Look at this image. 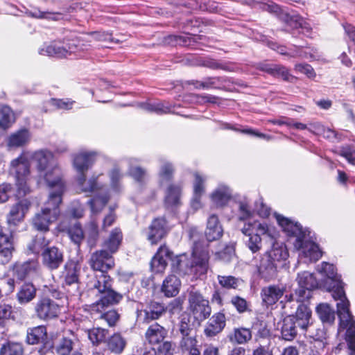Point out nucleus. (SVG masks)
<instances>
[{
    "instance_id": "1",
    "label": "nucleus",
    "mask_w": 355,
    "mask_h": 355,
    "mask_svg": "<svg viewBox=\"0 0 355 355\" xmlns=\"http://www.w3.org/2000/svg\"><path fill=\"white\" fill-rule=\"evenodd\" d=\"M318 271L324 277L322 282V287L331 293L335 300L338 301L336 304L337 314L342 327L350 325L348 330V335L350 336L354 329V324L352 323L353 315L349 311V302L346 297L340 277L338 275L335 266L327 262H322L321 266H318Z\"/></svg>"
},
{
    "instance_id": "2",
    "label": "nucleus",
    "mask_w": 355,
    "mask_h": 355,
    "mask_svg": "<svg viewBox=\"0 0 355 355\" xmlns=\"http://www.w3.org/2000/svg\"><path fill=\"white\" fill-rule=\"evenodd\" d=\"M37 173V183L44 180L53 191L64 192L65 184L60 168L54 162L53 154L45 149L33 152L29 156Z\"/></svg>"
},
{
    "instance_id": "3",
    "label": "nucleus",
    "mask_w": 355,
    "mask_h": 355,
    "mask_svg": "<svg viewBox=\"0 0 355 355\" xmlns=\"http://www.w3.org/2000/svg\"><path fill=\"white\" fill-rule=\"evenodd\" d=\"M275 218L288 236L296 237L294 245L301 251L302 256L309 258L311 261H316L322 257V252L312 240L311 232L308 229H303L297 222H293L280 214H275Z\"/></svg>"
},
{
    "instance_id": "4",
    "label": "nucleus",
    "mask_w": 355,
    "mask_h": 355,
    "mask_svg": "<svg viewBox=\"0 0 355 355\" xmlns=\"http://www.w3.org/2000/svg\"><path fill=\"white\" fill-rule=\"evenodd\" d=\"M209 253L208 245L195 243L191 257L186 254L172 255L173 270L180 275H193L200 277L205 275L209 268Z\"/></svg>"
},
{
    "instance_id": "5",
    "label": "nucleus",
    "mask_w": 355,
    "mask_h": 355,
    "mask_svg": "<svg viewBox=\"0 0 355 355\" xmlns=\"http://www.w3.org/2000/svg\"><path fill=\"white\" fill-rule=\"evenodd\" d=\"M90 287L97 291L99 299L89 306V311L101 312L110 306L118 304L123 295L112 289V279L107 272H100L95 275L90 282Z\"/></svg>"
},
{
    "instance_id": "6",
    "label": "nucleus",
    "mask_w": 355,
    "mask_h": 355,
    "mask_svg": "<svg viewBox=\"0 0 355 355\" xmlns=\"http://www.w3.org/2000/svg\"><path fill=\"white\" fill-rule=\"evenodd\" d=\"M96 153L81 152L74 155L73 164L76 168L77 182L79 188L84 193H103V185L97 182L98 177L92 176L86 180L85 173L95 161Z\"/></svg>"
},
{
    "instance_id": "7",
    "label": "nucleus",
    "mask_w": 355,
    "mask_h": 355,
    "mask_svg": "<svg viewBox=\"0 0 355 355\" xmlns=\"http://www.w3.org/2000/svg\"><path fill=\"white\" fill-rule=\"evenodd\" d=\"M10 173L14 176L17 196L24 197L31 192V162L27 153H22L10 164Z\"/></svg>"
},
{
    "instance_id": "8",
    "label": "nucleus",
    "mask_w": 355,
    "mask_h": 355,
    "mask_svg": "<svg viewBox=\"0 0 355 355\" xmlns=\"http://www.w3.org/2000/svg\"><path fill=\"white\" fill-rule=\"evenodd\" d=\"M63 193L50 191L44 207L32 219V224L35 229L40 232L49 231V225L55 222L60 214L59 206L62 202Z\"/></svg>"
},
{
    "instance_id": "9",
    "label": "nucleus",
    "mask_w": 355,
    "mask_h": 355,
    "mask_svg": "<svg viewBox=\"0 0 355 355\" xmlns=\"http://www.w3.org/2000/svg\"><path fill=\"white\" fill-rule=\"evenodd\" d=\"M87 44H80L78 37L71 40L53 42L50 44L44 45L39 50L42 55L55 57L58 58H67L78 52L85 51Z\"/></svg>"
},
{
    "instance_id": "10",
    "label": "nucleus",
    "mask_w": 355,
    "mask_h": 355,
    "mask_svg": "<svg viewBox=\"0 0 355 355\" xmlns=\"http://www.w3.org/2000/svg\"><path fill=\"white\" fill-rule=\"evenodd\" d=\"M188 302L189 309L198 324L210 316L211 308L209 300L193 287L188 290Z\"/></svg>"
},
{
    "instance_id": "11",
    "label": "nucleus",
    "mask_w": 355,
    "mask_h": 355,
    "mask_svg": "<svg viewBox=\"0 0 355 355\" xmlns=\"http://www.w3.org/2000/svg\"><path fill=\"white\" fill-rule=\"evenodd\" d=\"M35 313L41 320L48 321L58 317L60 306L47 297L40 298L35 304Z\"/></svg>"
},
{
    "instance_id": "12",
    "label": "nucleus",
    "mask_w": 355,
    "mask_h": 355,
    "mask_svg": "<svg viewBox=\"0 0 355 355\" xmlns=\"http://www.w3.org/2000/svg\"><path fill=\"white\" fill-rule=\"evenodd\" d=\"M89 265L94 270L107 272L114 267L115 262L112 254L106 250H100L91 255Z\"/></svg>"
},
{
    "instance_id": "13",
    "label": "nucleus",
    "mask_w": 355,
    "mask_h": 355,
    "mask_svg": "<svg viewBox=\"0 0 355 355\" xmlns=\"http://www.w3.org/2000/svg\"><path fill=\"white\" fill-rule=\"evenodd\" d=\"M252 265L255 268L258 276L265 281H270L277 276L279 267L264 254L258 259L255 258Z\"/></svg>"
},
{
    "instance_id": "14",
    "label": "nucleus",
    "mask_w": 355,
    "mask_h": 355,
    "mask_svg": "<svg viewBox=\"0 0 355 355\" xmlns=\"http://www.w3.org/2000/svg\"><path fill=\"white\" fill-rule=\"evenodd\" d=\"M41 256L42 264L51 270L58 269L64 261L62 250L55 246L46 248L42 252Z\"/></svg>"
},
{
    "instance_id": "15",
    "label": "nucleus",
    "mask_w": 355,
    "mask_h": 355,
    "mask_svg": "<svg viewBox=\"0 0 355 355\" xmlns=\"http://www.w3.org/2000/svg\"><path fill=\"white\" fill-rule=\"evenodd\" d=\"M166 311V308L164 304L151 301L144 309L138 312L137 318L144 323H150L162 317Z\"/></svg>"
},
{
    "instance_id": "16",
    "label": "nucleus",
    "mask_w": 355,
    "mask_h": 355,
    "mask_svg": "<svg viewBox=\"0 0 355 355\" xmlns=\"http://www.w3.org/2000/svg\"><path fill=\"white\" fill-rule=\"evenodd\" d=\"M31 205L28 200L23 199L12 205L6 217L8 223L17 225L22 222L30 209Z\"/></svg>"
},
{
    "instance_id": "17",
    "label": "nucleus",
    "mask_w": 355,
    "mask_h": 355,
    "mask_svg": "<svg viewBox=\"0 0 355 355\" xmlns=\"http://www.w3.org/2000/svg\"><path fill=\"white\" fill-rule=\"evenodd\" d=\"M40 268L39 263L35 260L17 262L12 266L13 275L19 280H24L36 275Z\"/></svg>"
},
{
    "instance_id": "18",
    "label": "nucleus",
    "mask_w": 355,
    "mask_h": 355,
    "mask_svg": "<svg viewBox=\"0 0 355 355\" xmlns=\"http://www.w3.org/2000/svg\"><path fill=\"white\" fill-rule=\"evenodd\" d=\"M173 252L166 246H161L150 261V268L154 273H162L166 268L168 260L172 259Z\"/></svg>"
},
{
    "instance_id": "19",
    "label": "nucleus",
    "mask_w": 355,
    "mask_h": 355,
    "mask_svg": "<svg viewBox=\"0 0 355 355\" xmlns=\"http://www.w3.org/2000/svg\"><path fill=\"white\" fill-rule=\"evenodd\" d=\"M148 240L152 244L157 243L167 233V223L164 218H155L148 228Z\"/></svg>"
},
{
    "instance_id": "20",
    "label": "nucleus",
    "mask_w": 355,
    "mask_h": 355,
    "mask_svg": "<svg viewBox=\"0 0 355 355\" xmlns=\"http://www.w3.org/2000/svg\"><path fill=\"white\" fill-rule=\"evenodd\" d=\"M226 324V318L221 312L214 314L209 320L205 329L204 334L207 337H214L220 333Z\"/></svg>"
},
{
    "instance_id": "21",
    "label": "nucleus",
    "mask_w": 355,
    "mask_h": 355,
    "mask_svg": "<svg viewBox=\"0 0 355 355\" xmlns=\"http://www.w3.org/2000/svg\"><path fill=\"white\" fill-rule=\"evenodd\" d=\"M232 196V189L226 184H219L210 194L212 204L216 207L225 206Z\"/></svg>"
},
{
    "instance_id": "22",
    "label": "nucleus",
    "mask_w": 355,
    "mask_h": 355,
    "mask_svg": "<svg viewBox=\"0 0 355 355\" xmlns=\"http://www.w3.org/2000/svg\"><path fill=\"white\" fill-rule=\"evenodd\" d=\"M78 41L80 44L83 43L85 44H87V48L85 49V51H87L90 46L91 43L93 41H97V42H107L110 43H115L119 44L120 42V40L118 39H114L112 37V35L111 33L107 32H91L89 33H87L83 36L78 37Z\"/></svg>"
},
{
    "instance_id": "23",
    "label": "nucleus",
    "mask_w": 355,
    "mask_h": 355,
    "mask_svg": "<svg viewBox=\"0 0 355 355\" xmlns=\"http://www.w3.org/2000/svg\"><path fill=\"white\" fill-rule=\"evenodd\" d=\"M285 287L280 285H270L261 289L262 301L267 306L275 304L284 294Z\"/></svg>"
},
{
    "instance_id": "24",
    "label": "nucleus",
    "mask_w": 355,
    "mask_h": 355,
    "mask_svg": "<svg viewBox=\"0 0 355 355\" xmlns=\"http://www.w3.org/2000/svg\"><path fill=\"white\" fill-rule=\"evenodd\" d=\"M205 234L208 241L218 240L223 236V229L216 215L209 217Z\"/></svg>"
},
{
    "instance_id": "25",
    "label": "nucleus",
    "mask_w": 355,
    "mask_h": 355,
    "mask_svg": "<svg viewBox=\"0 0 355 355\" xmlns=\"http://www.w3.org/2000/svg\"><path fill=\"white\" fill-rule=\"evenodd\" d=\"M288 316L293 318V322L297 324L299 329L302 331H304L311 322V311L304 303L299 304L295 315H290Z\"/></svg>"
},
{
    "instance_id": "26",
    "label": "nucleus",
    "mask_w": 355,
    "mask_h": 355,
    "mask_svg": "<svg viewBox=\"0 0 355 355\" xmlns=\"http://www.w3.org/2000/svg\"><path fill=\"white\" fill-rule=\"evenodd\" d=\"M264 254L278 267L283 266L284 262L288 257V252L286 246L282 243L278 242L273 243L271 250Z\"/></svg>"
},
{
    "instance_id": "27",
    "label": "nucleus",
    "mask_w": 355,
    "mask_h": 355,
    "mask_svg": "<svg viewBox=\"0 0 355 355\" xmlns=\"http://www.w3.org/2000/svg\"><path fill=\"white\" fill-rule=\"evenodd\" d=\"M168 331L158 323L152 324L145 333V339L150 345H157L166 337Z\"/></svg>"
},
{
    "instance_id": "28",
    "label": "nucleus",
    "mask_w": 355,
    "mask_h": 355,
    "mask_svg": "<svg viewBox=\"0 0 355 355\" xmlns=\"http://www.w3.org/2000/svg\"><path fill=\"white\" fill-rule=\"evenodd\" d=\"M14 250L12 236L0 234V263L5 265L10 262Z\"/></svg>"
},
{
    "instance_id": "29",
    "label": "nucleus",
    "mask_w": 355,
    "mask_h": 355,
    "mask_svg": "<svg viewBox=\"0 0 355 355\" xmlns=\"http://www.w3.org/2000/svg\"><path fill=\"white\" fill-rule=\"evenodd\" d=\"M47 339L46 328L44 325H39L27 329L26 343L35 345L44 343Z\"/></svg>"
},
{
    "instance_id": "30",
    "label": "nucleus",
    "mask_w": 355,
    "mask_h": 355,
    "mask_svg": "<svg viewBox=\"0 0 355 355\" xmlns=\"http://www.w3.org/2000/svg\"><path fill=\"white\" fill-rule=\"evenodd\" d=\"M31 139V133L26 128L20 129L10 134L7 139V146L10 148H18L26 146Z\"/></svg>"
},
{
    "instance_id": "31",
    "label": "nucleus",
    "mask_w": 355,
    "mask_h": 355,
    "mask_svg": "<svg viewBox=\"0 0 355 355\" xmlns=\"http://www.w3.org/2000/svg\"><path fill=\"white\" fill-rule=\"evenodd\" d=\"M179 347L186 355H201L200 345L196 335L181 337Z\"/></svg>"
},
{
    "instance_id": "32",
    "label": "nucleus",
    "mask_w": 355,
    "mask_h": 355,
    "mask_svg": "<svg viewBox=\"0 0 355 355\" xmlns=\"http://www.w3.org/2000/svg\"><path fill=\"white\" fill-rule=\"evenodd\" d=\"M261 71L275 77L282 78L284 80L293 82L295 77L290 74L288 70L284 66L275 64H263L260 67Z\"/></svg>"
},
{
    "instance_id": "33",
    "label": "nucleus",
    "mask_w": 355,
    "mask_h": 355,
    "mask_svg": "<svg viewBox=\"0 0 355 355\" xmlns=\"http://www.w3.org/2000/svg\"><path fill=\"white\" fill-rule=\"evenodd\" d=\"M261 71L275 77L282 78L284 80L293 82L295 77L290 74L288 70L284 66L275 64H263L260 67Z\"/></svg>"
},
{
    "instance_id": "34",
    "label": "nucleus",
    "mask_w": 355,
    "mask_h": 355,
    "mask_svg": "<svg viewBox=\"0 0 355 355\" xmlns=\"http://www.w3.org/2000/svg\"><path fill=\"white\" fill-rule=\"evenodd\" d=\"M181 187L178 184H170L166 191L164 198L165 206L168 209H174L181 203Z\"/></svg>"
},
{
    "instance_id": "35",
    "label": "nucleus",
    "mask_w": 355,
    "mask_h": 355,
    "mask_svg": "<svg viewBox=\"0 0 355 355\" xmlns=\"http://www.w3.org/2000/svg\"><path fill=\"white\" fill-rule=\"evenodd\" d=\"M180 286L181 282L179 278L174 275H171L164 280L161 291L166 297H171L178 295Z\"/></svg>"
},
{
    "instance_id": "36",
    "label": "nucleus",
    "mask_w": 355,
    "mask_h": 355,
    "mask_svg": "<svg viewBox=\"0 0 355 355\" xmlns=\"http://www.w3.org/2000/svg\"><path fill=\"white\" fill-rule=\"evenodd\" d=\"M298 326L293 322V318L288 315L285 317L281 324L282 338L286 340H293L297 334Z\"/></svg>"
},
{
    "instance_id": "37",
    "label": "nucleus",
    "mask_w": 355,
    "mask_h": 355,
    "mask_svg": "<svg viewBox=\"0 0 355 355\" xmlns=\"http://www.w3.org/2000/svg\"><path fill=\"white\" fill-rule=\"evenodd\" d=\"M36 293V288L32 283H24L17 293V299L21 304H27L35 297Z\"/></svg>"
},
{
    "instance_id": "38",
    "label": "nucleus",
    "mask_w": 355,
    "mask_h": 355,
    "mask_svg": "<svg viewBox=\"0 0 355 355\" xmlns=\"http://www.w3.org/2000/svg\"><path fill=\"white\" fill-rule=\"evenodd\" d=\"M78 266L73 261H67L64 265L62 276L64 284L68 286L78 283Z\"/></svg>"
},
{
    "instance_id": "39",
    "label": "nucleus",
    "mask_w": 355,
    "mask_h": 355,
    "mask_svg": "<svg viewBox=\"0 0 355 355\" xmlns=\"http://www.w3.org/2000/svg\"><path fill=\"white\" fill-rule=\"evenodd\" d=\"M122 239L123 235L121 230L119 228L114 229L109 238L105 241L103 243V247L105 248V250L113 254L118 250Z\"/></svg>"
},
{
    "instance_id": "40",
    "label": "nucleus",
    "mask_w": 355,
    "mask_h": 355,
    "mask_svg": "<svg viewBox=\"0 0 355 355\" xmlns=\"http://www.w3.org/2000/svg\"><path fill=\"white\" fill-rule=\"evenodd\" d=\"M304 335L319 343V345L324 347V340L326 338V332L322 327L313 324L312 322L307 328L302 331Z\"/></svg>"
},
{
    "instance_id": "41",
    "label": "nucleus",
    "mask_w": 355,
    "mask_h": 355,
    "mask_svg": "<svg viewBox=\"0 0 355 355\" xmlns=\"http://www.w3.org/2000/svg\"><path fill=\"white\" fill-rule=\"evenodd\" d=\"M227 78L225 77H207L203 81L190 80L189 84H200V87L202 89H222V86L226 83Z\"/></svg>"
},
{
    "instance_id": "42",
    "label": "nucleus",
    "mask_w": 355,
    "mask_h": 355,
    "mask_svg": "<svg viewBox=\"0 0 355 355\" xmlns=\"http://www.w3.org/2000/svg\"><path fill=\"white\" fill-rule=\"evenodd\" d=\"M49 240L46 239L42 234H37L28 244V250L33 254H38L44 249L49 248Z\"/></svg>"
},
{
    "instance_id": "43",
    "label": "nucleus",
    "mask_w": 355,
    "mask_h": 355,
    "mask_svg": "<svg viewBox=\"0 0 355 355\" xmlns=\"http://www.w3.org/2000/svg\"><path fill=\"white\" fill-rule=\"evenodd\" d=\"M139 107L147 112H155L157 114L169 113L171 110V105L163 102L141 103L139 104Z\"/></svg>"
},
{
    "instance_id": "44",
    "label": "nucleus",
    "mask_w": 355,
    "mask_h": 355,
    "mask_svg": "<svg viewBox=\"0 0 355 355\" xmlns=\"http://www.w3.org/2000/svg\"><path fill=\"white\" fill-rule=\"evenodd\" d=\"M125 345L126 341L120 334H113L107 341L108 349L114 354L122 353Z\"/></svg>"
},
{
    "instance_id": "45",
    "label": "nucleus",
    "mask_w": 355,
    "mask_h": 355,
    "mask_svg": "<svg viewBox=\"0 0 355 355\" xmlns=\"http://www.w3.org/2000/svg\"><path fill=\"white\" fill-rule=\"evenodd\" d=\"M76 343L69 338L63 337L55 346V350L58 355H71L74 351Z\"/></svg>"
},
{
    "instance_id": "46",
    "label": "nucleus",
    "mask_w": 355,
    "mask_h": 355,
    "mask_svg": "<svg viewBox=\"0 0 355 355\" xmlns=\"http://www.w3.org/2000/svg\"><path fill=\"white\" fill-rule=\"evenodd\" d=\"M194 182H193V193L194 197L192 205L194 207L197 208L200 205V198L205 191L204 182L205 179L203 178L199 173H194Z\"/></svg>"
},
{
    "instance_id": "47",
    "label": "nucleus",
    "mask_w": 355,
    "mask_h": 355,
    "mask_svg": "<svg viewBox=\"0 0 355 355\" xmlns=\"http://www.w3.org/2000/svg\"><path fill=\"white\" fill-rule=\"evenodd\" d=\"M268 45L272 49L277 51L282 55H288L292 58L300 57L308 58V53L302 51V47H295V49L287 51L286 47L284 46H280L273 42H270Z\"/></svg>"
},
{
    "instance_id": "48",
    "label": "nucleus",
    "mask_w": 355,
    "mask_h": 355,
    "mask_svg": "<svg viewBox=\"0 0 355 355\" xmlns=\"http://www.w3.org/2000/svg\"><path fill=\"white\" fill-rule=\"evenodd\" d=\"M230 340L238 344L246 343L252 338V333L247 328H236L229 336Z\"/></svg>"
},
{
    "instance_id": "49",
    "label": "nucleus",
    "mask_w": 355,
    "mask_h": 355,
    "mask_svg": "<svg viewBox=\"0 0 355 355\" xmlns=\"http://www.w3.org/2000/svg\"><path fill=\"white\" fill-rule=\"evenodd\" d=\"M316 312L323 323H333L335 312L327 304H320L316 308Z\"/></svg>"
},
{
    "instance_id": "50",
    "label": "nucleus",
    "mask_w": 355,
    "mask_h": 355,
    "mask_svg": "<svg viewBox=\"0 0 355 355\" xmlns=\"http://www.w3.org/2000/svg\"><path fill=\"white\" fill-rule=\"evenodd\" d=\"M87 334L92 343L94 345H98L105 340L108 331L105 329L97 327L88 329Z\"/></svg>"
},
{
    "instance_id": "51",
    "label": "nucleus",
    "mask_w": 355,
    "mask_h": 355,
    "mask_svg": "<svg viewBox=\"0 0 355 355\" xmlns=\"http://www.w3.org/2000/svg\"><path fill=\"white\" fill-rule=\"evenodd\" d=\"M23 345L19 343L8 342L1 346L0 355H24Z\"/></svg>"
},
{
    "instance_id": "52",
    "label": "nucleus",
    "mask_w": 355,
    "mask_h": 355,
    "mask_svg": "<svg viewBox=\"0 0 355 355\" xmlns=\"http://www.w3.org/2000/svg\"><path fill=\"white\" fill-rule=\"evenodd\" d=\"M193 324L191 322L190 316L182 315L178 324V331L181 337H185L196 334L193 328Z\"/></svg>"
},
{
    "instance_id": "53",
    "label": "nucleus",
    "mask_w": 355,
    "mask_h": 355,
    "mask_svg": "<svg viewBox=\"0 0 355 355\" xmlns=\"http://www.w3.org/2000/svg\"><path fill=\"white\" fill-rule=\"evenodd\" d=\"M174 167L168 162H164L159 171V184H164L165 182H170L173 176Z\"/></svg>"
},
{
    "instance_id": "54",
    "label": "nucleus",
    "mask_w": 355,
    "mask_h": 355,
    "mask_svg": "<svg viewBox=\"0 0 355 355\" xmlns=\"http://www.w3.org/2000/svg\"><path fill=\"white\" fill-rule=\"evenodd\" d=\"M298 285L309 288L315 289L318 287V283L313 275L309 272L304 271L297 276Z\"/></svg>"
},
{
    "instance_id": "55",
    "label": "nucleus",
    "mask_w": 355,
    "mask_h": 355,
    "mask_svg": "<svg viewBox=\"0 0 355 355\" xmlns=\"http://www.w3.org/2000/svg\"><path fill=\"white\" fill-rule=\"evenodd\" d=\"M109 196L107 193H103L102 195H97L94 198L88 201L91 210L93 213L99 212L107 203L109 200Z\"/></svg>"
},
{
    "instance_id": "56",
    "label": "nucleus",
    "mask_w": 355,
    "mask_h": 355,
    "mask_svg": "<svg viewBox=\"0 0 355 355\" xmlns=\"http://www.w3.org/2000/svg\"><path fill=\"white\" fill-rule=\"evenodd\" d=\"M216 258L224 262L231 261L236 256L235 245L234 243H229L220 251L215 253Z\"/></svg>"
},
{
    "instance_id": "57",
    "label": "nucleus",
    "mask_w": 355,
    "mask_h": 355,
    "mask_svg": "<svg viewBox=\"0 0 355 355\" xmlns=\"http://www.w3.org/2000/svg\"><path fill=\"white\" fill-rule=\"evenodd\" d=\"M218 284L226 289H236L239 286V279L232 275H218Z\"/></svg>"
},
{
    "instance_id": "58",
    "label": "nucleus",
    "mask_w": 355,
    "mask_h": 355,
    "mask_svg": "<svg viewBox=\"0 0 355 355\" xmlns=\"http://www.w3.org/2000/svg\"><path fill=\"white\" fill-rule=\"evenodd\" d=\"M68 234L71 241L78 245H79L84 239L83 229L78 223H76L69 228Z\"/></svg>"
},
{
    "instance_id": "59",
    "label": "nucleus",
    "mask_w": 355,
    "mask_h": 355,
    "mask_svg": "<svg viewBox=\"0 0 355 355\" xmlns=\"http://www.w3.org/2000/svg\"><path fill=\"white\" fill-rule=\"evenodd\" d=\"M110 184L112 188L116 191H119L121 189L120 182L123 178V173L120 168L115 166L110 172Z\"/></svg>"
},
{
    "instance_id": "60",
    "label": "nucleus",
    "mask_w": 355,
    "mask_h": 355,
    "mask_svg": "<svg viewBox=\"0 0 355 355\" xmlns=\"http://www.w3.org/2000/svg\"><path fill=\"white\" fill-rule=\"evenodd\" d=\"M12 112L11 109L4 105H0V128H6L10 123Z\"/></svg>"
},
{
    "instance_id": "61",
    "label": "nucleus",
    "mask_w": 355,
    "mask_h": 355,
    "mask_svg": "<svg viewBox=\"0 0 355 355\" xmlns=\"http://www.w3.org/2000/svg\"><path fill=\"white\" fill-rule=\"evenodd\" d=\"M106 309L107 308H105L101 312H93L91 313H101V319L105 320L110 327L114 326L119 319V314L115 310H110L107 312H104Z\"/></svg>"
},
{
    "instance_id": "62",
    "label": "nucleus",
    "mask_w": 355,
    "mask_h": 355,
    "mask_svg": "<svg viewBox=\"0 0 355 355\" xmlns=\"http://www.w3.org/2000/svg\"><path fill=\"white\" fill-rule=\"evenodd\" d=\"M352 322L354 326V329L350 336L348 335L349 334L348 330L350 327V325H349L348 327H342L341 321L340 320V327L339 328H340V329L346 330L345 340L347 343L348 347H349V350L351 351L350 355H355V320H354L353 316H352Z\"/></svg>"
},
{
    "instance_id": "63",
    "label": "nucleus",
    "mask_w": 355,
    "mask_h": 355,
    "mask_svg": "<svg viewBox=\"0 0 355 355\" xmlns=\"http://www.w3.org/2000/svg\"><path fill=\"white\" fill-rule=\"evenodd\" d=\"M128 175L136 182L142 184L145 182L146 171L139 166H130L128 169Z\"/></svg>"
},
{
    "instance_id": "64",
    "label": "nucleus",
    "mask_w": 355,
    "mask_h": 355,
    "mask_svg": "<svg viewBox=\"0 0 355 355\" xmlns=\"http://www.w3.org/2000/svg\"><path fill=\"white\" fill-rule=\"evenodd\" d=\"M267 230L268 227L266 224L254 221L252 224H248V227L246 228L245 227L242 231L245 234H247L248 232L252 234L254 232V233H257L260 236V234H266Z\"/></svg>"
}]
</instances>
